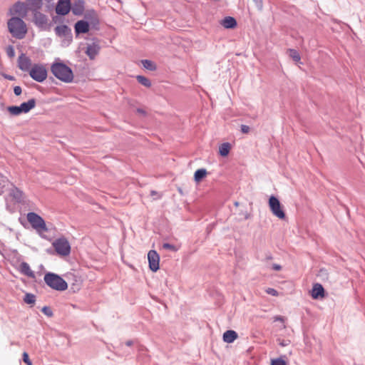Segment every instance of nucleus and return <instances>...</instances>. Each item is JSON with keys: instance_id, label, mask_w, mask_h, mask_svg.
<instances>
[{"instance_id": "nucleus-1", "label": "nucleus", "mask_w": 365, "mask_h": 365, "mask_svg": "<svg viewBox=\"0 0 365 365\" xmlns=\"http://www.w3.org/2000/svg\"><path fill=\"white\" fill-rule=\"evenodd\" d=\"M51 71L56 78L64 83H71L73 80L71 68L63 63H53L51 66Z\"/></svg>"}, {"instance_id": "nucleus-2", "label": "nucleus", "mask_w": 365, "mask_h": 365, "mask_svg": "<svg viewBox=\"0 0 365 365\" xmlns=\"http://www.w3.org/2000/svg\"><path fill=\"white\" fill-rule=\"evenodd\" d=\"M8 29L13 37L22 39L27 33V26L22 19L12 17L7 22Z\"/></svg>"}, {"instance_id": "nucleus-3", "label": "nucleus", "mask_w": 365, "mask_h": 365, "mask_svg": "<svg viewBox=\"0 0 365 365\" xmlns=\"http://www.w3.org/2000/svg\"><path fill=\"white\" fill-rule=\"evenodd\" d=\"M45 283L51 289L57 291H65L68 288L67 282L59 275L48 272L44 275Z\"/></svg>"}, {"instance_id": "nucleus-4", "label": "nucleus", "mask_w": 365, "mask_h": 365, "mask_svg": "<svg viewBox=\"0 0 365 365\" xmlns=\"http://www.w3.org/2000/svg\"><path fill=\"white\" fill-rule=\"evenodd\" d=\"M52 246L56 253L61 257L68 256L71 253L70 243L64 237L55 240L52 243Z\"/></svg>"}, {"instance_id": "nucleus-5", "label": "nucleus", "mask_w": 365, "mask_h": 365, "mask_svg": "<svg viewBox=\"0 0 365 365\" xmlns=\"http://www.w3.org/2000/svg\"><path fill=\"white\" fill-rule=\"evenodd\" d=\"M26 217L34 229L38 232H47L48 228L46 227V222L40 215L35 212H29Z\"/></svg>"}, {"instance_id": "nucleus-6", "label": "nucleus", "mask_w": 365, "mask_h": 365, "mask_svg": "<svg viewBox=\"0 0 365 365\" xmlns=\"http://www.w3.org/2000/svg\"><path fill=\"white\" fill-rule=\"evenodd\" d=\"M47 70L45 66L42 64H34L32 66L29 75L30 76L37 82H43L47 78Z\"/></svg>"}, {"instance_id": "nucleus-7", "label": "nucleus", "mask_w": 365, "mask_h": 365, "mask_svg": "<svg viewBox=\"0 0 365 365\" xmlns=\"http://www.w3.org/2000/svg\"><path fill=\"white\" fill-rule=\"evenodd\" d=\"M269 206L272 214L279 219L284 220L286 215L282 208L279 200L274 196H271L269 199Z\"/></svg>"}, {"instance_id": "nucleus-8", "label": "nucleus", "mask_w": 365, "mask_h": 365, "mask_svg": "<svg viewBox=\"0 0 365 365\" xmlns=\"http://www.w3.org/2000/svg\"><path fill=\"white\" fill-rule=\"evenodd\" d=\"M29 11L28 5L21 1L16 2L9 9V14L16 17L24 18Z\"/></svg>"}, {"instance_id": "nucleus-9", "label": "nucleus", "mask_w": 365, "mask_h": 365, "mask_svg": "<svg viewBox=\"0 0 365 365\" xmlns=\"http://www.w3.org/2000/svg\"><path fill=\"white\" fill-rule=\"evenodd\" d=\"M148 259L150 269L153 272L158 271L160 267V257L158 252L155 250L149 251L148 253Z\"/></svg>"}, {"instance_id": "nucleus-10", "label": "nucleus", "mask_w": 365, "mask_h": 365, "mask_svg": "<svg viewBox=\"0 0 365 365\" xmlns=\"http://www.w3.org/2000/svg\"><path fill=\"white\" fill-rule=\"evenodd\" d=\"M70 0H59L56 7V12L60 15H66L70 11Z\"/></svg>"}, {"instance_id": "nucleus-11", "label": "nucleus", "mask_w": 365, "mask_h": 365, "mask_svg": "<svg viewBox=\"0 0 365 365\" xmlns=\"http://www.w3.org/2000/svg\"><path fill=\"white\" fill-rule=\"evenodd\" d=\"M19 68L24 71H30L32 65L31 61L25 55H21L18 59Z\"/></svg>"}, {"instance_id": "nucleus-12", "label": "nucleus", "mask_w": 365, "mask_h": 365, "mask_svg": "<svg viewBox=\"0 0 365 365\" xmlns=\"http://www.w3.org/2000/svg\"><path fill=\"white\" fill-rule=\"evenodd\" d=\"M312 297L313 299H319L324 297V289L322 284H314L312 289Z\"/></svg>"}, {"instance_id": "nucleus-13", "label": "nucleus", "mask_w": 365, "mask_h": 365, "mask_svg": "<svg viewBox=\"0 0 365 365\" xmlns=\"http://www.w3.org/2000/svg\"><path fill=\"white\" fill-rule=\"evenodd\" d=\"M89 31V24L87 21L81 20L75 24V31L77 34H86Z\"/></svg>"}, {"instance_id": "nucleus-14", "label": "nucleus", "mask_w": 365, "mask_h": 365, "mask_svg": "<svg viewBox=\"0 0 365 365\" xmlns=\"http://www.w3.org/2000/svg\"><path fill=\"white\" fill-rule=\"evenodd\" d=\"M47 17L43 14L36 11L34 15V23L41 27H43L46 25L47 24Z\"/></svg>"}, {"instance_id": "nucleus-15", "label": "nucleus", "mask_w": 365, "mask_h": 365, "mask_svg": "<svg viewBox=\"0 0 365 365\" xmlns=\"http://www.w3.org/2000/svg\"><path fill=\"white\" fill-rule=\"evenodd\" d=\"M19 270L21 274H23L30 278H35V274L31 270L29 264L27 262H21L19 265Z\"/></svg>"}, {"instance_id": "nucleus-16", "label": "nucleus", "mask_w": 365, "mask_h": 365, "mask_svg": "<svg viewBox=\"0 0 365 365\" xmlns=\"http://www.w3.org/2000/svg\"><path fill=\"white\" fill-rule=\"evenodd\" d=\"M36 106L35 99L32 98L28 101L27 102L22 103L19 106L22 113H28L31 109H33Z\"/></svg>"}, {"instance_id": "nucleus-17", "label": "nucleus", "mask_w": 365, "mask_h": 365, "mask_svg": "<svg viewBox=\"0 0 365 365\" xmlns=\"http://www.w3.org/2000/svg\"><path fill=\"white\" fill-rule=\"evenodd\" d=\"M221 24L226 29H233L237 26V21L235 18L227 16L221 21Z\"/></svg>"}, {"instance_id": "nucleus-18", "label": "nucleus", "mask_w": 365, "mask_h": 365, "mask_svg": "<svg viewBox=\"0 0 365 365\" xmlns=\"http://www.w3.org/2000/svg\"><path fill=\"white\" fill-rule=\"evenodd\" d=\"M237 338V334L233 330H227L223 334V340L227 343H232Z\"/></svg>"}, {"instance_id": "nucleus-19", "label": "nucleus", "mask_w": 365, "mask_h": 365, "mask_svg": "<svg viewBox=\"0 0 365 365\" xmlns=\"http://www.w3.org/2000/svg\"><path fill=\"white\" fill-rule=\"evenodd\" d=\"M56 34L61 37H66L71 34V29L66 25H60L55 29Z\"/></svg>"}, {"instance_id": "nucleus-20", "label": "nucleus", "mask_w": 365, "mask_h": 365, "mask_svg": "<svg viewBox=\"0 0 365 365\" xmlns=\"http://www.w3.org/2000/svg\"><path fill=\"white\" fill-rule=\"evenodd\" d=\"M98 52L99 47L96 44L88 45L86 51L91 59H94Z\"/></svg>"}, {"instance_id": "nucleus-21", "label": "nucleus", "mask_w": 365, "mask_h": 365, "mask_svg": "<svg viewBox=\"0 0 365 365\" xmlns=\"http://www.w3.org/2000/svg\"><path fill=\"white\" fill-rule=\"evenodd\" d=\"M207 174V170L205 168L198 169L194 174L195 181L200 182Z\"/></svg>"}, {"instance_id": "nucleus-22", "label": "nucleus", "mask_w": 365, "mask_h": 365, "mask_svg": "<svg viewBox=\"0 0 365 365\" xmlns=\"http://www.w3.org/2000/svg\"><path fill=\"white\" fill-rule=\"evenodd\" d=\"M231 149V145L229 143H224L219 147V153L221 156H227Z\"/></svg>"}, {"instance_id": "nucleus-23", "label": "nucleus", "mask_w": 365, "mask_h": 365, "mask_svg": "<svg viewBox=\"0 0 365 365\" xmlns=\"http://www.w3.org/2000/svg\"><path fill=\"white\" fill-rule=\"evenodd\" d=\"M141 63L144 68L149 71H154L157 68V65L150 60H142Z\"/></svg>"}, {"instance_id": "nucleus-24", "label": "nucleus", "mask_w": 365, "mask_h": 365, "mask_svg": "<svg viewBox=\"0 0 365 365\" xmlns=\"http://www.w3.org/2000/svg\"><path fill=\"white\" fill-rule=\"evenodd\" d=\"M28 5L31 6V9L36 10L42 6V0H26Z\"/></svg>"}, {"instance_id": "nucleus-25", "label": "nucleus", "mask_w": 365, "mask_h": 365, "mask_svg": "<svg viewBox=\"0 0 365 365\" xmlns=\"http://www.w3.org/2000/svg\"><path fill=\"white\" fill-rule=\"evenodd\" d=\"M287 53H289V57L292 58L294 61L299 62L300 61L301 57L297 50L289 48L287 50Z\"/></svg>"}, {"instance_id": "nucleus-26", "label": "nucleus", "mask_w": 365, "mask_h": 365, "mask_svg": "<svg viewBox=\"0 0 365 365\" xmlns=\"http://www.w3.org/2000/svg\"><path fill=\"white\" fill-rule=\"evenodd\" d=\"M136 79L138 80V83H140L141 85H143L147 88H150L151 86L150 81L145 76H137Z\"/></svg>"}, {"instance_id": "nucleus-27", "label": "nucleus", "mask_w": 365, "mask_h": 365, "mask_svg": "<svg viewBox=\"0 0 365 365\" xmlns=\"http://www.w3.org/2000/svg\"><path fill=\"white\" fill-rule=\"evenodd\" d=\"M9 112L14 115H18L22 113L20 106H9L8 108Z\"/></svg>"}, {"instance_id": "nucleus-28", "label": "nucleus", "mask_w": 365, "mask_h": 365, "mask_svg": "<svg viewBox=\"0 0 365 365\" xmlns=\"http://www.w3.org/2000/svg\"><path fill=\"white\" fill-rule=\"evenodd\" d=\"M12 195L18 200H21L24 198V192L18 188H15L12 190Z\"/></svg>"}, {"instance_id": "nucleus-29", "label": "nucleus", "mask_w": 365, "mask_h": 365, "mask_svg": "<svg viewBox=\"0 0 365 365\" xmlns=\"http://www.w3.org/2000/svg\"><path fill=\"white\" fill-rule=\"evenodd\" d=\"M24 302L29 304H34L36 301V297L32 294H26L24 297Z\"/></svg>"}, {"instance_id": "nucleus-30", "label": "nucleus", "mask_w": 365, "mask_h": 365, "mask_svg": "<svg viewBox=\"0 0 365 365\" xmlns=\"http://www.w3.org/2000/svg\"><path fill=\"white\" fill-rule=\"evenodd\" d=\"M162 247L163 249H165V250H170V251H172L173 252L178 251V248L173 245H171V244H169V243H164L163 245H162Z\"/></svg>"}, {"instance_id": "nucleus-31", "label": "nucleus", "mask_w": 365, "mask_h": 365, "mask_svg": "<svg viewBox=\"0 0 365 365\" xmlns=\"http://www.w3.org/2000/svg\"><path fill=\"white\" fill-rule=\"evenodd\" d=\"M271 365H287V363L282 358H277L272 360Z\"/></svg>"}, {"instance_id": "nucleus-32", "label": "nucleus", "mask_w": 365, "mask_h": 365, "mask_svg": "<svg viewBox=\"0 0 365 365\" xmlns=\"http://www.w3.org/2000/svg\"><path fill=\"white\" fill-rule=\"evenodd\" d=\"M83 6L82 5H80V6H75L74 7H73L72 9V11L74 14H82L83 12Z\"/></svg>"}, {"instance_id": "nucleus-33", "label": "nucleus", "mask_w": 365, "mask_h": 365, "mask_svg": "<svg viewBox=\"0 0 365 365\" xmlns=\"http://www.w3.org/2000/svg\"><path fill=\"white\" fill-rule=\"evenodd\" d=\"M277 341L279 345H280L281 346H288L291 343L290 340H289V339L285 340V339H278Z\"/></svg>"}, {"instance_id": "nucleus-34", "label": "nucleus", "mask_w": 365, "mask_h": 365, "mask_svg": "<svg viewBox=\"0 0 365 365\" xmlns=\"http://www.w3.org/2000/svg\"><path fill=\"white\" fill-rule=\"evenodd\" d=\"M265 292L268 294H270V295H272V296H275V297L278 296V294H279L278 292L276 289H273V288H267Z\"/></svg>"}, {"instance_id": "nucleus-35", "label": "nucleus", "mask_w": 365, "mask_h": 365, "mask_svg": "<svg viewBox=\"0 0 365 365\" xmlns=\"http://www.w3.org/2000/svg\"><path fill=\"white\" fill-rule=\"evenodd\" d=\"M6 53L8 54V56L9 57H14V48L11 46H9L7 48H6Z\"/></svg>"}, {"instance_id": "nucleus-36", "label": "nucleus", "mask_w": 365, "mask_h": 365, "mask_svg": "<svg viewBox=\"0 0 365 365\" xmlns=\"http://www.w3.org/2000/svg\"><path fill=\"white\" fill-rule=\"evenodd\" d=\"M255 2L256 6L258 8V9L262 10L263 8V1L262 0H253Z\"/></svg>"}, {"instance_id": "nucleus-37", "label": "nucleus", "mask_w": 365, "mask_h": 365, "mask_svg": "<svg viewBox=\"0 0 365 365\" xmlns=\"http://www.w3.org/2000/svg\"><path fill=\"white\" fill-rule=\"evenodd\" d=\"M22 357H23V361L26 363V364H28L29 362L31 361L30 359H29V354L27 352H24L23 354H22Z\"/></svg>"}, {"instance_id": "nucleus-38", "label": "nucleus", "mask_w": 365, "mask_h": 365, "mask_svg": "<svg viewBox=\"0 0 365 365\" xmlns=\"http://www.w3.org/2000/svg\"><path fill=\"white\" fill-rule=\"evenodd\" d=\"M250 130V128L248 125H241V131L243 133H248Z\"/></svg>"}, {"instance_id": "nucleus-39", "label": "nucleus", "mask_w": 365, "mask_h": 365, "mask_svg": "<svg viewBox=\"0 0 365 365\" xmlns=\"http://www.w3.org/2000/svg\"><path fill=\"white\" fill-rule=\"evenodd\" d=\"M273 319H274V322H282L283 324L285 322L284 317H282V316H275V317H274Z\"/></svg>"}, {"instance_id": "nucleus-40", "label": "nucleus", "mask_w": 365, "mask_h": 365, "mask_svg": "<svg viewBox=\"0 0 365 365\" xmlns=\"http://www.w3.org/2000/svg\"><path fill=\"white\" fill-rule=\"evenodd\" d=\"M14 92L16 96H20L21 94L22 90L20 86H15L14 88Z\"/></svg>"}, {"instance_id": "nucleus-41", "label": "nucleus", "mask_w": 365, "mask_h": 365, "mask_svg": "<svg viewBox=\"0 0 365 365\" xmlns=\"http://www.w3.org/2000/svg\"><path fill=\"white\" fill-rule=\"evenodd\" d=\"M272 268H273V269H274L276 271H279V270H281L282 267L279 264H274L272 265Z\"/></svg>"}, {"instance_id": "nucleus-42", "label": "nucleus", "mask_w": 365, "mask_h": 365, "mask_svg": "<svg viewBox=\"0 0 365 365\" xmlns=\"http://www.w3.org/2000/svg\"><path fill=\"white\" fill-rule=\"evenodd\" d=\"M91 14L92 15V17L93 18L94 20H98V16L94 11H91Z\"/></svg>"}, {"instance_id": "nucleus-43", "label": "nucleus", "mask_w": 365, "mask_h": 365, "mask_svg": "<svg viewBox=\"0 0 365 365\" xmlns=\"http://www.w3.org/2000/svg\"><path fill=\"white\" fill-rule=\"evenodd\" d=\"M26 365H32L31 361H30V362H29L28 364H26Z\"/></svg>"}]
</instances>
